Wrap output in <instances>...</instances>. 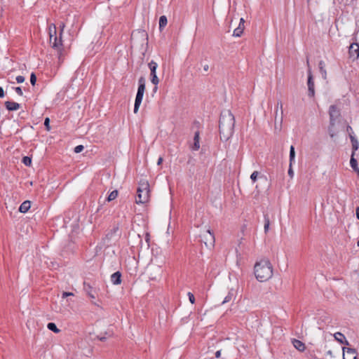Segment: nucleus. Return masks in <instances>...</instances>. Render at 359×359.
Wrapping results in <instances>:
<instances>
[{"label":"nucleus","instance_id":"nucleus-20","mask_svg":"<svg viewBox=\"0 0 359 359\" xmlns=\"http://www.w3.org/2000/svg\"><path fill=\"white\" fill-rule=\"evenodd\" d=\"M350 139L352 143V154H355V151L358 149L359 147V143L358 140L353 135L350 136Z\"/></svg>","mask_w":359,"mask_h":359},{"label":"nucleus","instance_id":"nucleus-30","mask_svg":"<svg viewBox=\"0 0 359 359\" xmlns=\"http://www.w3.org/2000/svg\"><path fill=\"white\" fill-rule=\"evenodd\" d=\"M117 196H118V191L114 190L108 196L107 201H111L114 200L115 198H116Z\"/></svg>","mask_w":359,"mask_h":359},{"label":"nucleus","instance_id":"nucleus-28","mask_svg":"<svg viewBox=\"0 0 359 359\" xmlns=\"http://www.w3.org/2000/svg\"><path fill=\"white\" fill-rule=\"evenodd\" d=\"M243 32V27H241V25H239L238 27L234 29L233 36H236V37L241 36Z\"/></svg>","mask_w":359,"mask_h":359},{"label":"nucleus","instance_id":"nucleus-43","mask_svg":"<svg viewBox=\"0 0 359 359\" xmlns=\"http://www.w3.org/2000/svg\"><path fill=\"white\" fill-rule=\"evenodd\" d=\"M74 294L72 293V292H64L62 294V298H65L67 297H69V296H73Z\"/></svg>","mask_w":359,"mask_h":359},{"label":"nucleus","instance_id":"nucleus-47","mask_svg":"<svg viewBox=\"0 0 359 359\" xmlns=\"http://www.w3.org/2000/svg\"><path fill=\"white\" fill-rule=\"evenodd\" d=\"M163 162V158L162 157H159L158 159V161H157V165H160Z\"/></svg>","mask_w":359,"mask_h":359},{"label":"nucleus","instance_id":"nucleus-24","mask_svg":"<svg viewBox=\"0 0 359 359\" xmlns=\"http://www.w3.org/2000/svg\"><path fill=\"white\" fill-rule=\"evenodd\" d=\"M149 69L151 71V74H156V69L158 67V64L156 62L151 60L149 63Z\"/></svg>","mask_w":359,"mask_h":359},{"label":"nucleus","instance_id":"nucleus-11","mask_svg":"<svg viewBox=\"0 0 359 359\" xmlns=\"http://www.w3.org/2000/svg\"><path fill=\"white\" fill-rule=\"evenodd\" d=\"M83 290L91 299H95L97 296L96 291L89 283L86 282L83 283Z\"/></svg>","mask_w":359,"mask_h":359},{"label":"nucleus","instance_id":"nucleus-31","mask_svg":"<svg viewBox=\"0 0 359 359\" xmlns=\"http://www.w3.org/2000/svg\"><path fill=\"white\" fill-rule=\"evenodd\" d=\"M233 294L232 291H229L228 294L224 297V299L222 302V304L229 302L233 298Z\"/></svg>","mask_w":359,"mask_h":359},{"label":"nucleus","instance_id":"nucleus-27","mask_svg":"<svg viewBox=\"0 0 359 359\" xmlns=\"http://www.w3.org/2000/svg\"><path fill=\"white\" fill-rule=\"evenodd\" d=\"M47 327L48 330L53 331L55 333H58L60 332V330L57 327L56 325L54 323H48Z\"/></svg>","mask_w":359,"mask_h":359},{"label":"nucleus","instance_id":"nucleus-4","mask_svg":"<svg viewBox=\"0 0 359 359\" xmlns=\"http://www.w3.org/2000/svg\"><path fill=\"white\" fill-rule=\"evenodd\" d=\"M137 196L136 198V203H147L150 196V190L149 182L145 180H142L139 183V187L137 190Z\"/></svg>","mask_w":359,"mask_h":359},{"label":"nucleus","instance_id":"nucleus-40","mask_svg":"<svg viewBox=\"0 0 359 359\" xmlns=\"http://www.w3.org/2000/svg\"><path fill=\"white\" fill-rule=\"evenodd\" d=\"M14 90L16 92V93L20 96H22L23 95L22 90L20 87H15L14 88Z\"/></svg>","mask_w":359,"mask_h":359},{"label":"nucleus","instance_id":"nucleus-29","mask_svg":"<svg viewBox=\"0 0 359 359\" xmlns=\"http://www.w3.org/2000/svg\"><path fill=\"white\" fill-rule=\"evenodd\" d=\"M295 158L294 147L292 145L290 149V163H293Z\"/></svg>","mask_w":359,"mask_h":359},{"label":"nucleus","instance_id":"nucleus-26","mask_svg":"<svg viewBox=\"0 0 359 359\" xmlns=\"http://www.w3.org/2000/svg\"><path fill=\"white\" fill-rule=\"evenodd\" d=\"M269 225H270V220L269 217L267 215H264V233H266L269 229Z\"/></svg>","mask_w":359,"mask_h":359},{"label":"nucleus","instance_id":"nucleus-49","mask_svg":"<svg viewBox=\"0 0 359 359\" xmlns=\"http://www.w3.org/2000/svg\"><path fill=\"white\" fill-rule=\"evenodd\" d=\"M244 22H245V21H244L243 18H241V20H240V23H239V25H241V27H243Z\"/></svg>","mask_w":359,"mask_h":359},{"label":"nucleus","instance_id":"nucleus-10","mask_svg":"<svg viewBox=\"0 0 359 359\" xmlns=\"http://www.w3.org/2000/svg\"><path fill=\"white\" fill-rule=\"evenodd\" d=\"M348 52L351 57L358 59L359 57V44L352 43L349 47Z\"/></svg>","mask_w":359,"mask_h":359},{"label":"nucleus","instance_id":"nucleus-8","mask_svg":"<svg viewBox=\"0 0 359 359\" xmlns=\"http://www.w3.org/2000/svg\"><path fill=\"white\" fill-rule=\"evenodd\" d=\"M330 124L334 125L336 120L340 116V111L335 105H331L329 109Z\"/></svg>","mask_w":359,"mask_h":359},{"label":"nucleus","instance_id":"nucleus-9","mask_svg":"<svg viewBox=\"0 0 359 359\" xmlns=\"http://www.w3.org/2000/svg\"><path fill=\"white\" fill-rule=\"evenodd\" d=\"M150 278L153 280H156L161 277L162 269L158 266H152L150 269Z\"/></svg>","mask_w":359,"mask_h":359},{"label":"nucleus","instance_id":"nucleus-19","mask_svg":"<svg viewBox=\"0 0 359 359\" xmlns=\"http://www.w3.org/2000/svg\"><path fill=\"white\" fill-rule=\"evenodd\" d=\"M335 339L339 341L340 344H348V341L346 339V337L345 336L341 333V332H337L334 334V335Z\"/></svg>","mask_w":359,"mask_h":359},{"label":"nucleus","instance_id":"nucleus-45","mask_svg":"<svg viewBox=\"0 0 359 359\" xmlns=\"http://www.w3.org/2000/svg\"><path fill=\"white\" fill-rule=\"evenodd\" d=\"M220 356H221V350H219V351H216V353H215V357H216L217 358H219Z\"/></svg>","mask_w":359,"mask_h":359},{"label":"nucleus","instance_id":"nucleus-39","mask_svg":"<svg viewBox=\"0 0 359 359\" xmlns=\"http://www.w3.org/2000/svg\"><path fill=\"white\" fill-rule=\"evenodd\" d=\"M15 79L18 83H21L25 81V77L23 76H20V75L18 76Z\"/></svg>","mask_w":359,"mask_h":359},{"label":"nucleus","instance_id":"nucleus-37","mask_svg":"<svg viewBox=\"0 0 359 359\" xmlns=\"http://www.w3.org/2000/svg\"><path fill=\"white\" fill-rule=\"evenodd\" d=\"M118 226L116 227H114L111 231L110 233H109L107 235V237L109 238H111L112 236L114 233H116L117 231H118Z\"/></svg>","mask_w":359,"mask_h":359},{"label":"nucleus","instance_id":"nucleus-23","mask_svg":"<svg viewBox=\"0 0 359 359\" xmlns=\"http://www.w3.org/2000/svg\"><path fill=\"white\" fill-rule=\"evenodd\" d=\"M150 76H151V83L155 85V87L154 88V91L156 92L157 88H158L157 85L159 83V79H158L156 74H150Z\"/></svg>","mask_w":359,"mask_h":359},{"label":"nucleus","instance_id":"nucleus-14","mask_svg":"<svg viewBox=\"0 0 359 359\" xmlns=\"http://www.w3.org/2000/svg\"><path fill=\"white\" fill-rule=\"evenodd\" d=\"M5 106L8 111H16L20 107V104L11 101H6L5 102Z\"/></svg>","mask_w":359,"mask_h":359},{"label":"nucleus","instance_id":"nucleus-25","mask_svg":"<svg viewBox=\"0 0 359 359\" xmlns=\"http://www.w3.org/2000/svg\"><path fill=\"white\" fill-rule=\"evenodd\" d=\"M168 23V20L165 15H162L159 18V29L161 30Z\"/></svg>","mask_w":359,"mask_h":359},{"label":"nucleus","instance_id":"nucleus-32","mask_svg":"<svg viewBox=\"0 0 359 359\" xmlns=\"http://www.w3.org/2000/svg\"><path fill=\"white\" fill-rule=\"evenodd\" d=\"M22 163H23L25 165H27V166H29V165H31V163H32V159H31V158H30V157H29V156H25V157H23V158H22Z\"/></svg>","mask_w":359,"mask_h":359},{"label":"nucleus","instance_id":"nucleus-44","mask_svg":"<svg viewBox=\"0 0 359 359\" xmlns=\"http://www.w3.org/2000/svg\"><path fill=\"white\" fill-rule=\"evenodd\" d=\"M4 97V91L2 87H0V98Z\"/></svg>","mask_w":359,"mask_h":359},{"label":"nucleus","instance_id":"nucleus-38","mask_svg":"<svg viewBox=\"0 0 359 359\" xmlns=\"http://www.w3.org/2000/svg\"><path fill=\"white\" fill-rule=\"evenodd\" d=\"M188 297H189V299L190 302L191 304H194V302H195V297H194V294L191 292H188Z\"/></svg>","mask_w":359,"mask_h":359},{"label":"nucleus","instance_id":"nucleus-18","mask_svg":"<svg viewBox=\"0 0 359 359\" xmlns=\"http://www.w3.org/2000/svg\"><path fill=\"white\" fill-rule=\"evenodd\" d=\"M31 208V202L29 201H24L19 208V211L22 213H26Z\"/></svg>","mask_w":359,"mask_h":359},{"label":"nucleus","instance_id":"nucleus-35","mask_svg":"<svg viewBox=\"0 0 359 359\" xmlns=\"http://www.w3.org/2000/svg\"><path fill=\"white\" fill-rule=\"evenodd\" d=\"M294 171H293V169H292V163H290V165H289V169H288V175L292 178L294 177Z\"/></svg>","mask_w":359,"mask_h":359},{"label":"nucleus","instance_id":"nucleus-15","mask_svg":"<svg viewBox=\"0 0 359 359\" xmlns=\"http://www.w3.org/2000/svg\"><path fill=\"white\" fill-rule=\"evenodd\" d=\"M292 344L294 347L299 351H304L306 348L305 344L300 340L293 339L292 340Z\"/></svg>","mask_w":359,"mask_h":359},{"label":"nucleus","instance_id":"nucleus-21","mask_svg":"<svg viewBox=\"0 0 359 359\" xmlns=\"http://www.w3.org/2000/svg\"><path fill=\"white\" fill-rule=\"evenodd\" d=\"M325 64L324 61L320 60L318 63V67H319L320 72L323 79H327V72L325 69Z\"/></svg>","mask_w":359,"mask_h":359},{"label":"nucleus","instance_id":"nucleus-16","mask_svg":"<svg viewBox=\"0 0 359 359\" xmlns=\"http://www.w3.org/2000/svg\"><path fill=\"white\" fill-rule=\"evenodd\" d=\"M278 108H280L281 112H280V123H282L283 121V104L280 100H278L277 102L276 107V111H275V122L276 123L278 121Z\"/></svg>","mask_w":359,"mask_h":359},{"label":"nucleus","instance_id":"nucleus-2","mask_svg":"<svg viewBox=\"0 0 359 359\" xmlns=\"http://www.w3.org/2000/svg\"><path fill=\"white\" fill-rule=\"evenodd\" d=\"M49 42L53 48L56 50L60 63L63 62L66 51L63 48L61 36H57V29L55 24L51 23L48 27Z\"/></svg>","mask_w":359,"mask_h":359},{"label":"nucleus","instance_id":"nucleus-1","mask_svg":"<svg viewBox=\"0 0 359 359\" xmlns=\"http://www.w3.org/2000/svg\"><path fill=\"white\" fill-rule=\"evenodd\" d=\"M235 118L230 110L225 109L221 112L219 119V133L221 138L228 140L234 131Z\"/></svg>","mask_w":359,"mask_h":359},{"label":"nucleus","instance_id":"nucleus-22","mask_svg":"<svg viewBox=\"0 0 359 359\" xmlns=\"http://www.w3.org/2000/svg\"><path fill=\"white\" fill-rule=\"evenodd\" d=\"M354 154H351V159H350V165L353 168L354 171L358 169L357 160L354 157Z\"/></svg>","mask_w":359,"mask_h":359},{"label":"nucleus","instance_id":"nucleus-33","mask_svg":"<svg viewBox=\"0 0 359 359\" xmlns=\"http://www.w3.org/2000/svg\"><path fill=\"white\" fill-rule=\"evenodd\" d=\"M259 172L258 171H254L251 175H250V179L252 181L253 183H255L256 181H257V177L259 175Z\"/></svg>","mask_w":359,"mask_h":359},{"label":"nucleus","instance_id":"nucleus-41","mask_svg":"<svg viewBox=\"0 0 359 359\" xmlns=\"http://www.w3.org/2000/svg\"><path fill=\"white\" fill-rule=\"evenodd\" d=\"M65 23L64 22H61L59 25V27H60V35L62 36V32L64 31V29H65Z\"/></svg>","mask_w":359,"mask_h":359},{"label":"nucleus","instance_id":"nucleus-5","mask_svg":"<svg viewBox=\"0 0 359 359\" xmlns=\"http://www.w3.org/2000/svg\"><path fill=\"white\" fill-rule=\"evenodd\" d=\"M139 86L135 97V105H134V113L138 111L139 107L142 103L144 93L145 90V79L141 76L138 81Z\"/></svg>","mask_w":359,"mask_h":359},{"label":"nucleus","instance_id":"nucleus-52","mask_svg":"<svg viewBox=\"0 0 359 359\" xmlns=\"http://www.w3.org/2000/svg\"><path fill=\"white\" fill-rule=\"evenodd\" d=\"M357 245L359 247V240L357 242Z\"/></svg>","mask_w":359,"mask_h":359},{"label":"nucleus","instance_id":"nucleus-48","mask_svg":"<svg viewBox=\"0 0 359 359\" xmlns=\"http://www.w3.org/2000/svg\"><path fill=\"white\" fill-rule=\"evenodd\" d=\"M208 69H209V66H208V65H203V70H204L205 72H208Z\"/></svg>","mask_w":359,"mask_h":359},{"label":"nucleus","instance_id":"nucleus-34","mask_svg":"<svg viewBox=\"0 0 359 359\" xmlns=\"http://www.w3.org/2000/svg\"><path fill=\"white\" fill-rule=\"evenodd\" d=\"M36 82V76L34 73H32L30 76V83L32 86H34Z\"/></svg>","mask_w":359,"mask_h":359},{"label":"nucleus","instance_id":"nucleus-12","mask_svg":"<svg viewBox=\"0 0 359 359\" xmlns=\"http://www.w3.org/2000/svg\"><path fill=\"white\" fill-rule=\"evenodd\" d=\"M343 352H344V354H343L344 359H355V358H356L355 351L353 348H344Z\"/></svg>","mask_w":359,"mask_h":359},{"label":"nucleus","instance_id":"nucleus-3","mask_svg":"<svg viewBox=\"0 0 359 359\" xmlns=\"http://www.w3.org/2000/svg\"><path fill=\"white\" fill-rule=\"evenodd\" d=\"M254 273L257 280L265 282L273 276V266L269 259H261L255 263Z\"/></svg>","mask_w":359,"mask_h":359},{"label":"nucleus","instance_id":"nucleus-50","mask_svg":"<svg viewBox=\"0 0 359 359\" xmlns=\"http://www.w3.org/2000/svg\"><path fill=\"white\" fill-rule=\"evenodd\" d=\"M99 339L100 341H104L106 338L104 337H100Z\"/></svg>","mask_w":359,"mask_h":359},{"label":"nucleus","instance_id":"nucleus-7","mask_svg":"<svg viewBox=\"0 0 359 359\" xmlns=\"http://www.w3.org/2000/svg\"><path fill=\"white\" fill-rule=\"evenodd\" d=\"M307 65L309 67L308 69V91H309V97H313L315 95V90H314V82L313 79V75L311 73V68L309 67V60H307Z\"/></svg>","mask_w":359,"mask_h":359},{"label":"nucleus","instance_id":"nucleus-17","mask_svg":"<svg viewBox=\"0 0 359 359\" xmlns=\"http://www.w3.org/2000/svg\"><path fill=\"white\" fill-rule=\"evenodd\" d=\"M199 131H196L194 134V144L191 147V149L194 151H197L200 148V142H199Z\"/></svg>","mask_w":359,"mask_h":359},{"label":"nucleus","instance_id":"nucleus-42","mask_svg":"<svg viewBox=\"0 0 359 359\" xmlns=\"http://www.w3.org/2000/svg\"><path fill=\"white\" fill-rule=\"evenodd\" d=\"M49 123H50V119H49V118H45V121H44V125H45V126L46 127V128H47V130H50Z\"/></svg>","mask_w":359,"mask_h":359},{"label":"nucleus","instance_id":"nucleus-6","mask_svg":"<svg viewBox=\"0 0 359 359\" xmlns=\"http://www.w3.org/2000/svg\"><path fill=\"white\" fill-rule=\"evenodd\" d=\"M201 241L204 243L207 248H211L215 244L214 234L210 229L206 230L201 236Z\"/></svg>","mask_w":359,"mask_h":359},{"label":"nucleus","instance_id":"nucleus-46","mask_svg":"<svg viewBox=\"0 0 359 359\" xmlns=\"http://www.w3.org/2000/svg\"><path fill=\"white\" fill-rule=\"evenodd\" d=\"M355 214H356L357 219L359 220V207L356 208V209H355Z\"/></svg>","mask_w":359,"mask_h":359},{"label":"nucleus","instance_id":"nucleus-36","mask_svg":"<svg viewBox=\"0 0 359 359\" xmlns=\"http://www.w3.org/2000/svg\"><path fill=\"white\" fill-rule=\"evenodd\" d=\"M84 147L83 145H78L74 148V152L78 154L83 150Z\"/></svg>","mask_w":359,"mask_h":359},{"label":"nucleus","instance_id":"nucleus-51","mask_svg":"<svg viewBox=\"0 0 359 359\" xmlns=\"http://www.w3.org/2000/svg\"><path fill=\"white\" fill-rule=\"evenodd\" d=\"M355 172H357V174H358V176H359V168H358L357 170H355Z\"/></svg>","mask_w":359,"mask_h":359},{"label":"nucleus","instance_id":"nucleus-13","mask_svg":"<svg viewBox=\"0 0 359 359\" xmlns=\"http://www.w3.org/2000/svg\"><path fill=\"white\" fill-rule=\"evenodd\" d=\"M111 281L114 285H119L121 283V273L116 271L111 275Z\"/></svg>","mask_w":359,"mask_h":359}]
</instances>
